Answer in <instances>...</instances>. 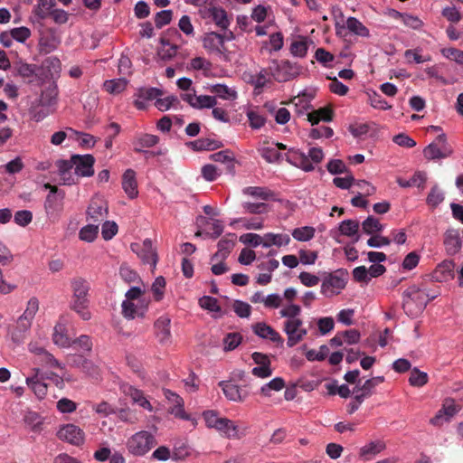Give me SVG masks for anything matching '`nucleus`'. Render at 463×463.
<instances>
[{
  "mask_svg": "<svg viewBox=\"0 0 463 463\" xmlns=\"http://www.w3.org/2000/svg\"><path fill=\"white\" fill-rule=\"evenodd\" d=\"M56 408L61 413H72L77 410V403L68 398H61L57 402Z\"/></svg>",
  "mask_w": 463,
  "mask_h": 463,
  "instance_id": "69168bd1",
  "label": "nucleus"
},
{
  "mask_svg": "<svg viewBox=\"0 0 463 463\" xmlns=\"http://www.w3.org/2000/svg\"><path fill=\"white\" fill-rule=\"evenodd\" d=\"M315 229L311 226H303L292 231V237L298 241H308L315 236Z\"/></svg>",
  "mask_w": 463,
  "mask_h": 463,
  "instance_id": "09e8293b",
  "label": "nucleus"
},
{
  "mask_svg": "<svg viewBox=\"0 0 463 463\" xmlns=\"http://www.w3.org/2000/svg\"><path fill=\"white\" fill-rule=\"evenodd\" d=\"M346 28L355 35L368 37L369 30L355 17H348L345 22Z\"/></svg>",
  "mask_w": 463,
  "mask_h": 463,
  "instance_id": "a19ab883",
  "label": "nucleus"
},
{
  "mask_svg": "<svg viewBox=\"0 0 463 463\" xmlns=\"http://www.w3.org/2000/svg\"><path fill=\"white\" fill-rule=\"evenodd\" d=\"M33 374L30 377H27L25 382L28 387L33 392L35 396L42 400L47 394L48 385L41 379L40 368H33Z\"/></svg>",
  "mask_w": 463,
  "mask_h": 463,
  "instance_id": "6ab92c4d",
  "label": "nucleus"
},
{
  "mask_svg": "<svg viewBox=\"0 0 463 463\" xmlns=\"http://www.w3.org/2000/svg\"><path fill=\"white\" fill-rule=\"evenodd\" d=\"M359 222L354 220H345L339 225L341 234L352 237L358 232Z\"/></svg>",
  "mask_w": 463,
  "mask_h": 463,
  "instance_id": "864d4df0",
  "label": "nucleus"
},
{
  "mask_svg": "<svg viewBox=\"0 0 463 463\" xmlns=\"http://www.w3.org/2000/svg\"><path fill=\"white\" fill-rule=\"evenodd\" d=\"M52 341L54 345L61 348H69L72 345L73 340L68 335L67 327L64 323L58 322L52 333Z\"/></svg>",
  "mask_w": 463,
  "mask_h": 463,
  "instance_id": "a878e982",
  "label": "nucleus"
},
{
  "mask_svg": "<svg viewBox=\"0 0 463 463\" xmlns=\"http://www.w3.org/2000/svg\"><path fill=\"white\" fill-rule=\"evenodd\" d=\"M219 386L222 388L225 397L232 402H241L248 396L246 392H243L238 384L231 381H222L219 383Z\"/></svg>",
  "mask_w": 463,
  "mask_h": 463,
  "instance_id": "f3484780",
  "label": "nucleus"
},
{
  "mask_svg": "<svg viewBox=\"0 0 463 463\" xmlns=\"http://www.w3.org/2000/svg\"><path fill=\"white\" fill-rule=\"evenodd\" d=\"M308 49V41L306 37L297 36L290 44V52L297 57H305Z\"/></svg>",
  "mask_w": 463,
  "mask_h": 463,
  "instance_id": "c9c22d12",
  "label": "nucleus"
},
{
  "mask_svg": "<svg viewBox=\"0 0 463 463\" xmlns=\"http://www.w3.org/2000/svg\"><path fill=\"white\" fill-rule=\"evenodd\" d=\"M162 94V90L156 88H141L137 90L134 104L138 109H145L149 100L161 97Z\"/></svg>",
  "mask_w": 463,
  "mask_h": 463,
  "instance_id": "5701e85b",
  "label": "nucleus"
},
{
  "mask_svg": "<svg viewBox=\"0 0 463 463\" xmlns=\"http://www.w3.org/2000/svg\"><path fill=\"white\" fill-rule=\"evenodd\" d=\"M436 141L437 143L430 144L423 150V155L427 159L444 158L451 155V149L446 146L445 134L439 135Z\"/></svg>",
  "mask_w": 463,
  "mask_h": 463,
  "instance_id": "4468645a",
  "label": "nucleus"
},
{
  "mask_svg": "<svg viewBox=\"0 0 463 463\" xmlns=\"http://www.w3.org/2000/svg\"><path fill=\"white\" fill-rule=\"evenodd\" d=\"M149 305L150 298L146 296V291L138 287H132L126 292L121 304L122 315L129 320L144 318Z\"/></svg>",
  "mask_w": 463,
  "mask_h": 463,
  "instance_id": "7ed1b4c3",
  "label": "nucleus"
},
{
  "mask_svg": "<svg viewBox=\"0 0 463 463\" xmlns=\"http://www.w3.org/2000/svg\"><path fill=\"white\" fill-rule=\"evenodd\" d=\"M208 17L211 18L215 23V24L222 29H226L230 24L226 12L221 7L209 8Z\"/></svg>",
  "mask_w": 463,
  "mask_h": 463,
  "instance_id": "72a5a7b5",
  "label": "nucleus"
},
{
  "mask_svg": "<svg viewBox=\"0 0 463 463\" xmlns=\"http://www.w3.org/2000/svg\"><path fill=\"white\" fill-rule=\"evenodd\" d=\"M279 315L286 319L283 331L287 335V345L293 347L302 342L307 335V329L300 317V306L290 303L279 310Z\"/></svg>",
  "mask_w": 463,
  "mask_h": 463,
  "instance_id": "f257e3e1",
  "label": "nucleus"
},
{
  "mask_svg": "<svg viewBox=\"0 0 463 463\" xmlns=\"http://www.w3.org/2000/svg\"><path fill=\"white\" fill-rule=\"evenodd\" d=\"M177 52V46L169 43L168 40H161V47L158 50V55L162 60L172 59Z\"/></svg>",
  "mask_w": 463,
  "mask_h": 463,
  "instance_id": "3c124183",
  "label": "nucleus"
},
{
  "mask_svg": "<svg viewBox=\"0 0 463 463\" xmlns=\"http://www.w3.org/2000/svg\"><path fill=\"white\" fill-rule=\"evenodd\" d=\"M10 32L14 40L21 43H25L32 35L31 30L25 26L13 28Z\"/></svg>",
  "mask_w": 463,
  "mask_h": 463,
  "instance_id": "e2e57ef3",
  "label": "nucleus"
},
{
  "mask_svg": "<svg viewBox=\"0 0 463 463\" xmlns=\"http://www.w3.org/2000/svg\"><path fill=\"white\" fill-rule=\"evenodd\" d=\"M243 193L247 195L260 198L262 200H268L273 195V194L269 190L258 186L246 187L243 190Z\"/></svg>",
  "mask_w": 463,
  "mask_h": 463,
  "instance_id": "5fc2aeb1",
  "label": "nucleus"
},
{
  "mask_svg": "<svg viewBox=\"0 0 463 463\" xmlns=\"http://www.w3.org/2000/svg\"><path fill=\"white\" fill-rule=\"evenodd\" d=\"M447 249L451 253L458 252L461 248V241L458 232L451 231L446 233L444 241Z\"/></svg>",
  "mask_w": 463,
  "mask_h": 463,
  "instance_id": "49530a36",
  "label": "nucleus"
},
{
  "mask_svg": "<svg viewBox=\"0 0 463 463\" xmlns=\"http://www.w3.org/2000/svg\"><path fill=\"white\" fill-rule=\"evenodd\" d=\"M363 231L367 234H374L383 229V225L380 221L373 217L369 216L362 222Z\"/></svg>",
  "mask_w": 463,
  "mask_h": 463,
  "instance_id": "8fccbe9b",
  "label": "nucleus"
},
{
  "mask_svg": "<svg viewBox=\"0 0 463 463\" xmlns=\"http://www.w3.org/2000/svg\"><path fill=\"white\" fill-rule=\"evenodd\" d=\"M155 335L163 345H170L172 342L171 318L168 315L159 317L154 323Z\"/></svg>",
  "mask_w": 463,
  "mask_h": 463,
  "instance_id": "ddd939ff",
  "label": "nucleus"
},
{
  "mask_svg": "<svg viewBox=\"0 0 463 463\" xmlns=\"http://www.w3.org/2000/svg\"><path fill=\"white\" fill-rule=\"evenodd\" d=\"M205 424L208 428L215 429L217 430L219 424L223 417H220L214 411H207L203 414Z\"/></svg>",
  "mask_w": 463,
  "mask_h": 463,
  "instance_id": "0e129e2a",
  "label": "nucleus"
},
{
  "mask_svg": "<svg viewBox=\"0 0 463 463\" xmlns=\"http://www.w3.org/2000/svg\"><path fill=\"white\" fill-rule=\"evenodd\" d=\"M259 152L270 164L277 163L281 158V154L273 146H262L259 149Z\"/></svg>",
  "mask_w": 463,
  "mask_h": 463,
  "instance_id": "6e6d98bb",
  "label": "nucleus"
},
{
  "mask_svg": "<svg viewBox=\"0 0 463 463\" xmlns=\"http://www.w3.org/2000/svg\"><path fill=\"white\" fill-rule=\"evenodd\" d=\"M420 52V49L406 50L404 52V57L407 59L408 62L414 61L416 63H423L431 60L430 55L422 56Z\"/></svg>",
  "mask_w": 463,
  "mask_h": 463,
  "instance_id": "13d9d810",
  "label": "nucleus"
},
{
  "mask_svg": "<svg viewBox=\"0 0 463 463\" xmlns=\"http://www.w3.org/2000/svg\"><path fill=\"white\" fill-rule=\"evenodd\" d=\"M38 310L39 301L36 298H32L28 300L23 314L13 324L9 325L7 335L14 344L19 345L24 342Z\"/></svg>",
  "mask_w": 463,
  "mask_h": 463,
  "instance_id": "f03ea898",
  "label": "nucleus"
},
{
  "mask_svg": "<svg viewBox=\"0 0 463 463\" xmlns=\"http://www.w3.org/2000/svg\"><path fill=\"white\" fill-rule=\"evenodd\" d=\"M156 445L154 436L146 430L132 435L127 442L128 451L135 456H143Z\"/></svg>",
  "mask_w": 463,
  "mask_h": 463,
  "instance_id": "0eeeda50",
  "label": "nucleus"
},
{
  "mask_svg": "<svg viewBox=\"0 0 463 463\" xmlns=\"http://www.w3.org/2000/svg\"><path fill=\"white\" fill-rule=\"evenodd\" d=\"M241 335L239 333H229L223 339V348L225 351L235 349L241 342Z\"/></svg>",
  "mask_w": 463,
  "mask_h": 463,
  "instance_id": "052dcab7",
  "label": "nucleus"
},
{
  "mask_svg": "<svg viewBox=\"0 0 463 463\" xmlns=\"http://www.w3.org/2000/svg\"><path fill=\"white\" fill-rule=\"evenodd\" d=\"M121 185L129 199L133 200L138 196L137 174L133 169L129 168L124 172Z\"/></svg>",
  "mask_w": 463,
  "mask_h": 463,
  "instance_id": "a211bd4d",
  "label": "nucleus"
},
{
  "mask_svg": "<svg viewBox=\"0 0 463 463\" xmlns=\"http://www.w3.org/2000/svg\"><path fill=\"white\" fill-rule=\"evenodd\" d=\"M108 213L107 202L99 197L93 198L87 210L88 218L98 224L107 218Z\"/></svg>",
  "mask_w": 463,
  "mask_h": 463,
  "instance_id": "dca6fc26",
  "label": "nucleus"
},
{
  "mask_svg": "<svg viewBox=\"0 0 463 463\" xmlns=\"http://www.w3.org/2000/svg\"><path fill=\"white\" fill-rule=\"evenodd\" d=\"M247 118L251 128L259 129L264 126L266 119L258 111L250 109L247 111Z\"/></svg>",
  "mask_w": 463,
  "mask_h": 463,
  "instance_id": "4d7b16f0",
  "label": "nucleus"
},
{
  "mask_svg": "<svg viewBox=\"0 0 463 463\" xmlns=\"http://www.w3.org/2000/svg\"><path fill=\"white\" fill-rule=\"evenodd\" d=\"M263 244L262 246L264 248H269L271 246H286L288 245L290 242V237L288 234L285 233H272L269 232L262 236Z\"/></svg>",
  "mask_w": 463,
  "mask_h": 463,
  "instance_id": "cd10ccee",
  "label": "nucleus"
},
{
  "mask_svg": "<svg viewBox=\"0 0 463 463\" xmlns=\"http://www.w3.org/2000/svg\"><path fill=\"white\" fill-rule=\"evenodd\" d=\"M243 80L254 86L256 90L262 89L268 82L267 72L262 70L257 74H251L250 72L243 73Z\"/></svg>",
  "mask_w": 463,
  "mask_h": 463,
  "instance_id": "e433bc0d",
  "label": "nucleus"
},
{
  "mask_svg": "<svg viewBox=\"0 0 463 463\" xmlns=\"http://www.w3.org/2000/svg\"><path fill=\"white\" fill-rule=\"evenodd\" d=\"M126 393L131 398L134 403H137L150 412L153 411V406L140 390L129 386L126 391Z\"/></svg>",
  "mask_w": 463,
  "mask_h": 463,
  "instance_id": "f704fd0d",
  "label": "nucleus"
},
{
  "mask_svg": "<svg viewBox=\"0 0 463 463\" xmlns=\"http://www.w3.org/2000/svg\"><path fill=\"white\" fill-rule=\"evenodd\" d=\"M57 437L59 439L74 446H80L85 440L84 431L79 426L72 423L61 426L57 431Z\"/></svg>",
  "mask_w": 463,
  "mask_h": 463,
  "instance_id": "9d476101",
  "label": "nucleus"
},
{
  "mask_svg": "<svg viewBox=\"0 0 463 463\" xmlns=\"http://www.w3.org/2000/svg\"><path fill=\"white\" fill-rule=\"evenodd\" d=\"M444 199L445 193L439 185L435 184L431 187L430 192L426 198V203L430 208L434 209L438 207Z\"/></svg>",
  "mask_w": 463,
  "mask_h": 463,
  "instance_id": "ea45409f",
  "label": "nucleus"
},
{
  "mask_svg": "<svg viewBox=\"0 0 463 463\" xmlns=\"http://www.w3.org/2000/svg\"><path fill=\"white\" fill-rule=\"evenodd\" d=\"M217 431L224 438L230 439H240L245 435V430H241L234 421L224 417L219 424Z\"/></svg>",
  "mask_w": 463,
  "mask_h": 463,
  "instance_id": "aec40b11",
  "label": "nucleus"
},
{
  "mask_svg": "<svg viewBox=\"0 0 463 463\" xmlns=\"http://www.w3.org/2000/svg\"><path fill=\"white\" fill-rule=\"evenodd\" d=\"M384 382L383 376H376L366 380L361 387H356L354 392H360L361 393L356 394L354 397L355 402L362 403L364 400L371 396L373 392L374 388L380 383Z\"/></svg>",
  "mask_w": 463,
  "mask_h": 463,
  "instance_id": "b1692460",
  "label": "nucleus"
},
{
  "mask_svg": "<svg viewBox=\"0 0 463 463\" xmlns=\"http://www.w3.org/2000/svg\"><path fill=\"white\" fill-rule=\"evenodd\" d=\"M61 43L59 33L52 28L45 30L39 40V45L45 52H51L58 48Z\"/></svg>",
  "mask_w": 463,
  "mask_h": 463,
  "instance_id": "412c9836",
  "label": "nucleus"
},
{
  "mask_svg": "<svg viewBox=\"0 0 463 463\" xmlns=\"http://www.w3.org/2000/svg\"><path fill=\"white\" fill-rule=\"evenodd\" d=\"M181 97L195 109L213 108L217 103L215 97L208 95L197 96L194 93H185Z\"/></svg>",
  "mask_w": 463,
  "mask_h": 463,
  "instance_id": "4be33fe9",
  "label": "nucleus"
},
{
  "mask_svg": "<svg viewBox=\"0 0 463 463\" xmlns=\"http://www.w3.org/2000/svg\"><path fill=\"white\" fill-rule=\"evenodd\" d=\"M233 34L232 32L224 36L216 33H208L203 38V46L209 52L222 53L224 52V40H232Z\"/></svg>",
  "mask_w": 463,
  "mask_h": 463,
  "instance_id": "2eb2a0df",
  "label": "nucleus"
},
{
  "mask_svg": "<svg viewBox=\"0 0 463 463\" xmlns=\"http://www.w3.org/2000/svg\"><path fill=\"white\" fill-rule=\"evenodd\" d=\"M71 287L73 290L71 309L77 312L83 320L90 319L91 315L88 309L89 283L82 278H76L72 280Z\"/></svg>",
  "mask_w": 463,
  "mask_h": 463,
  "instance_id": "39448f33",
  "label": "nucleus"
},
{
  "mask_svg": "<svg viewBox=\"0 0 463 463\" xmlns=\"http://www.w3.org/2000/svg\"><path fill=\"white\" fill-rule=\"evenodd\" d=\"M128 81L123 78L106 80L103 83L104 90L110 94H119L125 90Z\"/></svg>",
  "mask_w": 463,
  "mask_h": 463,
  "instance_id": "79ce46f5",
  "label": "nucleus"
},
{
  "mask_svg": "<svg viewBox=\"0 0 463 463\" xmlns=\"http://www.w3.org/2000/svg\"><path fill=\"white\" fill-rule=\"evenodd\" d=\"M235 245L233 239L224 237L218 242V251L213 256V260H224Z\"/></svg>",
  "mask_w": 463,
  "mask_h": 463,
  "instance_id": "58836bf2",
  "label": "nucleus"
},
{
  "mask_svg": "<svg viewBox=\"0 0 463 463\" xmlns=\"http://www.w3.org/2000/svg\"><path fill=\"white\" fill-rule=\"evenodd\" d=\"M131 250L135 252L144 264L151 266L152 270L156 269L157 263V253L153 247L151 240L146 239L142 243H132Z\"/></svg>",
  "mask_w": 463,
  "mask_h": 463,
  "instance_id": "1a4fd4ad",
  "label": "nucleus"
},
{
  "mask_svg": "<svg viewBox=\"0 0 463 463\" xmlns=\"http://www.w3.org/2000/svg\"><path fill=\"white\" fill-rule=\"evenodd\" d=\"M210 158L214 162L227 164V168L231 171L234 169V156L229 150H223L212 154Z\"/></svg>",
  "mask_w": 463,
  "mask_h": 463,
  "instance_id": "c03bdc74",
  "label": "nucleus"
},
{
  "mask_svg": "<svg viewBox=\"0 0 463 463\" xmlns=\"http://www.w3.org/2000/svg\"><path fill=\"white\" fill-rule=\"evenodd\" d=\"M199 305L202 308L211 312H217L220 310L217 299L210 296H203L201 298L199 299Z\"/></svg>",
  "mask_w": 463,
  "mask_h": 463,
  "instance_id": "774afa93",
  "label": "nucleus"
},
{
  "mask_svg": "<svg viewBox=\"0 0 463 463\" xmlns=\"http://www.w3.org/2000/svg\"><path fill=\"white\" fill-rule=\"evenodd\" d=\"M285 385V381L281 377L273 378L260 387V394L263 397H271L274 392L281 391Z\"/></svg>",
  "mask_w": 463,
  "mask_h": 463,
  "instance_id": "473e14b6",
  "label": "nucleus"
},
{
  "mask_svg": "<svg viewBox=\"0 0 463 463\" xmlns=\"http://www.w3.org/2000/svg\"><path fill=\"white\" fill-rule=\"evenodd\" d=\"M428 382V375L426 373L419 371L417 368H414L411 372V375L409 378V383L412 386L420 387L427 383Z\"/></svg>",
  "mask_w": 463,
  "mask_h": 463,
  "instance_id": "bf43d9fd",
  "label": "nucleus"
},
{
  "mask_svg": "<svg viewBox=\"0 0 463 463\" xmlns=\"http://www.w3.org/2000/svg\"><path fill=\"white\" fill-rule=\"evenodd\" d=\"M24 422L34 432H40L43 430V420L36 412H28L24 417Z\"/></svg>",
  "mask_w": 463,
  "mask_h": 463,
  "instance_id": "de8ad7c7",
  "label": "nucleus"
},
{
  "mask_svg": "<svg viewBox=\"0 0 463 463\" xmlns=\"http://www.w3.org/2000/svg\"><path fill=\"white\" fill-rule=\"evenodd\" d=\"M347 279V272L342 269L327 274L321 283V294L326 298H333L339 295L345 288Z\"/></svg>",
  "mask_w": 463,
  "mask_h": 463,
  "instance_id": "423d86ee",
  "label": "nucleus"
},
{
  "mask_svg": "<svg viewBox=\"0 0 463 463\" xmlns=\"http://www.w3.org/2000/svg\"><path fill=\"white\" fill-rule=\"evenodd\" d=\"M28 350L37 358L38 363H40L42 365L51 368H58L60 370L65 369L64 365L61 364L51 353H49L38 342H30L28 344Z\"/></svg>",
  "mask_w": 463,
  "mask_h": 463,
  "instance_id": "6e6552de",
  "label": "nucleus"
},
{
  "mask_svg": "<svg viewBox=\"0 0 463 463\" xmlns=\"http://www.w3.org/2000/svg\"><path fill=\"white\" fill-rule=\"evenodd\" d=\"M54 5V0H37V4L33 6V14L38 20L46 19L51 15Z\"/></svg>",
  "mask_w": 463,
  "mask_h": 463,
  "instance_id": "7c9ffc66",
  "label": "nucleus"
},
{
  "mask_svg": "<svg viewBox=\"0 0 463 463\" xmlns=\"http://www.w3.org/2000/svg\"><path fill=\"white\" fill-rule=\"evenodd\" d=\"M253 332L263 339H269L276 344H282L283 339L279 333L266 323H257L252 326Z\"/></svg>",
  "mask_w": 463,
  "mask_h": 463,
  "instance_id": "393cba45",
  "label": "nucleus"
},
{
  "mask_svg": "<svg viewBox=\"0 0 463 463\" xmlns=\"http://www.w3.org/2000/svg\"><path fill=\"white\" fill-rule=\"evenodd\" d=\"M333 110L329 107L320 108L307 114V120L314 126L320 121L330 122L333 119Z\"/></svg>",
  "mask_w": 463,
  "mask_h": 463,
  "instance_id": "2f4dec72",
  "label": "nucleus"
},
{
  "mask_svg": "<svg viewBox=\"0 0 463 463\" xmlns=\"http://www.w3.org/2000/svg\"><path fill=\"white\" fill-rule=\"evenodd\" d=\"M211 91L215 93L218 97L222 99H235L237 98V92L235 90L229 88L223 84L213 85Z\"/></svg>",
  "mask_w": 463,
  "mask_h": 463,
  "instance_id": "a18cd8bd",
  "label": "nucleus"
},
{
  "mask_svg": "<svg viewBox=\"0 0 463 463\" xmlns=\"http://www.w3.org/2000/svg\"><path fill=\"white\" fill-rule=\"evenodd\" d=\"M99 232V224H88L82 227L79 232V237L81 241L92 242Z\"/></svg>",
  "mask_w": 463,
  "mask_h": 463,
  "instance_id": "603ef678",
  "label": "nucleus"
},
{
  "mask_svg": "<svg viewBox=\"0 0 463 463\" xmlns=\"http://www.w3.org/2000/svg\"><path fill=\"white\" fill-rule=\"evenodd\" d=\"M159 141V138L151 134H144L137 137L135 141V150L137 152L144 151V148H149L156 146Z\"/></svg>",
  "mask_w": 463,
  "mask_h": 463,
  "instance_id": "4c0bfd02",
  "label": "nucleus"
},
{
  "mask_svg": "<svg viewBox=\"0 0 463 463\" xmlns=\"http://www.w3.org/2000/svg\"><path fill=\"white\" fill-rule=\"evenodd\" d=\"M166 281L163 276L156 278L151 285V292L153 294L155 301H161L165 297Z\"/></svg>",
  "mask_w": 463,
  "mask_h": 463,
  "instance_id": "37998d69",
  "label": "nucleus"
},
{
  "mask_svg": "<svg viewBox=\"0 0 463 463\" xmlns=\"http://www.w3.org/2000/svg\"><path fill=\"white\" fill-rule=\"evenodd\" d=\"M95 158L91 155H73L72 164L77 176L90 177L94 175Z\"/></svg>",
  "mask_w": 463,
  "mask_h": 463,
  "instance_id": "f8f14e48",
  "label": "nucleus"
},
{
  "mask_svg": "<svg viewBox=\"0 0 463 463\" xmlns=\"http://www.w3.org/2000/svg\"><path fill=\"white\" fill-rule=\"evenodd\" d=\"M433 298L434 297L429 298L425 291L416 285H411L402 294V307L408 316L417 317Z\"/></svg>",
  "mask_w": 463,
  "mask_h": 463,
  "instance_id": "20e7f679",
  "label": "nucleus"
},
{
  "mask_svg": "<svg viewBox=\"0 0 463 463\" xmlns=\"http://www.w3.org/2000/svg\"><path fill=\"white\" fill-rule=\"evenodd\" d=\"M177 103V97L171 95L165 98L157 97L156 99L155 106L161 111H166Z\"/></svg>",
  "mask_w": 463,
  "mask_h": 463,
  "instance_id": "680f3d73",
  "label": "nucleus"
},
{
  "mask_svg": "<svg viewBox=\"0 0 463 463\" xmlns=\"http://www.w3.org/2000/svg\"><path fill=\"white\" fill-rule=\"evenodd\" d=\"M455 264L451 260H444L437 266L433 278L439 282L449 281L454 278Z\"/></svg>",
  "mask_w": 463,
  "mask_h": 463,
  "instance_id": "bb28decb",
  "label": "nucleus"
},
{
  "mask_svg": "<svg viewBox=\"0 0 463 463\" xmlns=\"http://www.w3.org/2000/svg\"><path fill=\"white\" fill-rule=\"evenodd\" d=\"M328 351L326 345H321L318 351L314 349L307 351L306 357L308 361H323L327 356Z\"/></svg>",
  "mask_w": 463,
  "mask_h": 463,
  "instance_id": "338daca9",
  "label": "nucleus"
},
{
  "mask_svg": "<svg viewBox=\"0 0 463 463\" xmlns=\"http://www.w3.org/2000/svg\"><path fill=\"white\" fill-rule=\"evenodd\" d=\"M269 71L278 81H287L296 77L299 73V68L288 61L279 63L277 61H272Z\"/></svg>",
  "mask_w": 463,
  "mask_h": 463,
  "instance_id": "9b49d317",
  "label": "nucleus"
},
{
  "mask_svg": "<svg viewBox=\"0 0 463 463\" xmlns=\"http://www.w3.org/2000/svg\"><path fill=\"white\" fill-rule=\"evenodd\" d=\"M384 448V443L380 440L371 441L360 449L359 457L364 460H371L383 451Z\"/></svg>",
  "mask_w": 463,
  "mask_h": 463,
  "instance_id": "c85d7f7f",
  "label": "nucleus"
},
{
  "mask_svg": "<svg viewBox=\"0 0 463 463\" xmlns=\"http://www.w3.org/2000/svg\"><path fill=\"white\" fill-rule=\"evenodd\" d=\"M165 396L171 402H173V406L169 410L170 413L180 419H187L188 417L184 411L183 399L171 391H166Z\"/></svg>",
  "mask_w": 463,
  "mask_h": 463,
  "instance_id": "c756f323",
  "label": "nucleus"
}]
</instances>
